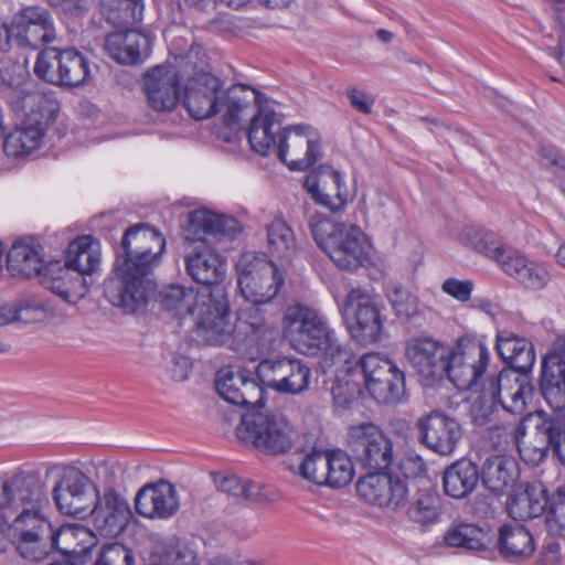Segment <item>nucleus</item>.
Here are the masks:
<instances>
[{
    "label": "nucleus",
    "instance_id": "obj_27",
    "mask_svg": "<svg viewBox=\"0 0 565 565\" xmlns=\"http://www.w3.org/2000/svg\"><path fill=\"white\" fill-rule=\"evenodd\" d=\"M284 129L280 114L269 107H259L247 129L250 148L260 156L274 153Z\"/></svg>",
    "mask_w": 565,
    "mask_h": 565
},
{
    "label": "nucleus",
    "instance_id": "obj_15",
    "mask_svg": "<svg viewBox=\"0 0 565 565\" xmlns=\"http://www.w3.org/2000/svg\"><path fill=\"white\" fill-rule=\"evenodd\" d=\"M550 448L565 465V418L536 412L535 431L525 443H520L519 454L527 465L537 466Z\"/></svg>",
    "mask_w": 565,
    "mask_h": 565
},
{
    "label": "nucleus",
    "instance_id": "obj_2",
    "mask_svg": "<svg viewBox=\"0 0 565 565\" xmlns=\"http://www.w3.org/2000/svg\"><path fill=\"white\" fill-rule=\"evenodd\" d=\"M215 386L226 402L248 408L237 427L239 439L266 455H284L292 448L297 433L282 415L265 409L264 388L255 380L224 367L216 374Z\"/></svg>",
    "mask_w": 565,
    "mask_h": 565
},
{
    "label": "nucleus",
    "instance_id": "obj_42",
    "mask_svg": "<svg viewBox=\"0 0 565 565\" xmlns=\"http://www.w3.org/2000/svg\"><path fill=\"white\" fill-rule=\"evenodd\" d=\"M444 543L465 552H486L490 548L488 533L472 523L451 525L444 534Z\"/></svg>",
    "mask_w": 565,
    "mask_h": 565
},
{
    "label": "nucleus",
    "instance_id": "obj_37",
    "mask_svg": "<svg viewBox=\"0 0 565 565\" xmlns=\"http://www.w3.org/2000/svg\"><path fill=\"white\" fill-rule=\"evenodd\" d=\"M502 270L531 290L543 289L551 280L546 264L531 260L516 250L509 262H503Z\"/></svg>",
    "mask_w": 565,
    "mask_h": 565
},
{
    "label": "nucleus",
    "instance_id": "obj_58",
    "mask_svg": "<svg viewBox=\"0 0 565 565\" xmlns=\"http://www.w3.org/2000/svg\"><path fill=\"white\" fill-rule=\"evenodd\" d=\"M359 392V387L354 383L349 382H337L331 388L334 405L343 409L350 407V405L355 401Z\"/></svg>",
    "mask_w": 565,
    "mask_h": 565
},
{
    "label": "nucleus",
    "instance_id": "obj_4",
    "mask_svg": "<svg viewBox=\"0 0 565 565\" xmlns=\"http://www.w3.org/2000/svg\"><path fill=\"white\" fill-rule=\"evenodd\" d=\"M188 231L200 243L185 256V269L195 282L203 286L200 291L209 294V290L216 286H223L226 263L220 254L206 244L205 236H234L242 231V227L235 217L209 210H196L189 215Z\"/></svg>",
    "mask_w": 565,
    "mask_h": 565
},
{
    "label": "nucleus",
    "instance_id": "obj_61",
    "mask_svg": "<svg viewBox=\"0 0 565 565\" xmlns=\"http://www.w3.org/2000/svg\"><path fill=\"white\" fill-rule=\"evenodd\" d=\"M47 2L62 12L82 15L88 11L92 0H47Z\"/></svg>",
    "mask_w": 565,
    "mask_h": 565
},
{
    "label": "nucleus",
    "instance_id": "obj_8",
    "mask_svg": "<svg viewBox=\"0 0 565 565\" xmlns=\"http://www.w3.org/2000/svg\"><path fill=\"white\" fill-rule=\"evenodd\" d=\"M245 326V321H232L224 286H216L209 290V294H202L195 321V331L202 341L211 345H223L231 339L235 341L239 335L238 330Z\"/></svg>",
    "mask_w": 565,
    "mask_h": 565
},
{
    "label": "nucleus",
    "instance_id": "obj_6",
    "mask_svg": "<svg viewBox=\"0 0 565 565\" xmlns=\"http://www.w3.org/2000/svg\"><path fill=\"white\" fill-rule=\"evenodd\" d=\"M282 333L291 348L301 354H324L332 363L341 361L345 354L327 318L311 307L300 303L289 306L282 318Z\"/></svg>",
    "mask_w": 565,
    "mask_h": 565
},
{
    "label": "nucleus",
    "instance_id": "obj_33",
    "mask_svg": "<svg viewBox=\"0 0 565 565\" xmlns=\"http://www.w3.org/2000/svg\"><path fill=\"white\" fill-rule=\"evenodd\" d=\"M546 489L542 483H526L515 491L507 502L509 515L514 520L525 521L542 515L547 508Z\"/></svg>",
    "mask_w": 565,
    "mask_h": 565
},
{
    "label": "nucleus",
    "instance_id": "obj_51",
    "mask_svg": "<svg viewBox=\"0 0 565 565\" xmlns=\"http://www.w3.org/2000/svg\"><path fill=\"white\" fill-rule=\"evenodd\" d=\"M221 491L237 499L257 502L263 497V486L250 480H243L237 476L224 477L218 484Z\"/></svg>",
    "mask_w": 565,
    "mask_h": 565
},
{
    "label": "nucleus",
    "instance_id": "obj_46",
    "mask_svg": "<svg viewBox=\"0 0 565 565\" xmlns=\"http://www.w3.org/2000/svg\"><path fill=\"white\" fill-rule=\"evenodd\" d=\"M411 490H417L416 499L407 509L411 520L418 523H431L437 520L440 511V498L431 488L419 489L415 481L409 482Z\"/></svg>",
    "mask_w": 565,
    "mask_h": 565
},
{
    "label": "nucleus",
    "instance_id": "obj_35",
    "mask_svg": "<svg viewBox=\"0 0 565 565\" xmlns=\"http://www.w3.org/2000/svg\"><path fill=\"white\" fill-rule=\"evenodd\" d=\"M17 106L24 113L29 122L44 130L55 121L60 111V103L55 96L39 90H21Z\"/></svg>",
    "mask_w": 565,
    "mask_h": 565
},
{
    "label": "nucleus",
    "instance_id": "obj_21",
    "mask_svg": "<svg viewBox=\"0 0 565 565\" xmlns=\"http://www.w3.org/2000/svg\"><path fill=\"white\" fill-rule=\"evenodd\" d=\"M88 510L93 523L99 535L115 537L127 526L131 518V510L127 500L116 490L108 489L103 495L97 493L95 502Z\"/></svg>",
    "mask_w": 565,
    "mask_h": 565
},
{
    "label": "nucleus",
    "instance_id": "obj_1",
    "mask_svg": "<svg viewBox=\"0 0 565 565\" xmlns=\"http://www.w3.org/2000/svg\"><path fill=\"white\" fill-rule=\"evenodd\" d=\"M166 239L156 228L145 223L129 226L116 248L114 275L104 282L108 302L124 313L142 310L156 284L153 269L160 264Z\"/></svg>",
    "mask_w": 565,
    "mask_h": 565
},
{
    "label": "nucleus",
    "instance_id": "obj_25",
    "mask_svg": "<svg viewBox=\"0 0 565 565\" xmlns=\"http://www.w3.org/2000/svg\"><path fill=\"white\" fill-rule=\"evenodd\" d=\"M149 106L158 111L172 110L180 97V79L172 66H156L145 76Z\"/></svg>",
    "mask_w": 565,
    "mask_h": 565
},
{
    "label": "nucleus",
    "instance_id": "obj_60",
    "mask_svg": "<svg viewBox=\"0 0 565 565\" xmlns=\"http://www.w3.org/2000/svg\"><path fill=\"white\" fill-rule=\"evenodd\" d=\"M320 457H327V450L326 451H317L313 450L312 452L308 454L305 459L302 460L299 472L300 475L317 484H326L324 480H316L313 479V476L319 473L320 465L318 463V459Z\"/></svg>",
    "mask_w": 565,
    "mask_h": 565
},
{
    "label": "nucleus",
    "instance_id": "obj_9",
    "mask_svg": "<svg viewBox=\"0 0 565 565\" xmlns=\"http://www.w3.org/2000/svg\"><path fill=\"white\" fill-rule=\"evenodd\" d=\"M384 303L377 295L353 288L345 297L342 315L350 335L360 344L381 341L384 330Z\"/></svg>",
    "mask_w": 565,
    "mask_h": 565
},
{
    "label": "nucleus",
    "instance_id": "obj_30",
    "mask_svg": "<svg viewBox=\"0 0 565 565\" xmlns=\"http://www.w3.org/2000/svg\"><path fill=\"white\" fill-rule=\"evenodd\" d=\"M39 480L38 472L25 470H19L10 477H0V522H10L19 504Z\"/></svg>",
    "mask_w": 565,
    "mask_h": 565
},
{
    "label": "nucleus",
    "instance_id": "obj_45",
    "mask_svg": "<svg viewBox=\"0 0 565 565\" xmlns=\"http://www.w3.org/2000/svg\"><path fill=\"white\" fill-rule=\"evenodd\" d=\"M267 247L273 256L289 258L296 250L297 241L292 228L287 222L276 216L266 225Z\"/></svg>",
    "mask_w": 565,
    "mask_h": 565
},
{
    "label": "nucleus",
    "instance_id": "obj_55",
    "mask_svg": "<svg viewBox=\"0 0 565 565\" xmlns=\"http://www.w3.org/2000/svg\"><path fill=\"white\" fill-rule=\"evenodd\" d=\"M398 469L406 482L408 479H420L426 475L427 467L424 459L415 451H407L401 458Z\"/></svg>",
    "mask_w": 565,
    "mask_h": 565
},
{
    "label": "nucleus",
    "instance_id": "obj_11",
    "mask_svg": "<svg viewBox=\"0 0 565 565\" xmlns=\"http://www.w3.org/2000/svg\"><path fill=\"white\" fill-rule=\"evenodd\" d=\"M237 285L243 297L255 305L267 303L284 284L277 266L265 255L246 252L237 264Z\"/></svg>",
    "mask_w": 565,
    "mask_h": 565
},
{
    "label": "nucleus",
    "instance_id": "obj_47",
    "mask_svg": "<svg viewBox=\"0 0 565 565\" xmlns=\"http://www.w3.org/2000/svg\"><path fill=\"white\" fill-rule=\"evenodd\" d=\"M471 243L477 252L494 259L502 269L503 262H509L511 255L515 252L508 247L498 234L484 228L473 231Z\"/></svg>",
    "mask_w": 565,
    "mask_h": 565
},
{
    "label": "nucleus",
    "instance_id": "obj_54",
    "mask_svg": "<svg viewBox=\"0 0 565 565\" xmlns=\"http://www.w3.org/2000/svg\"><path fill=\"white\" fill-rule=\"evenodd\" d=\"M539 162L544 169L557 177H565V153L553 145H542L539 150Z\"/></svg>",
    "mask_w": 565,
    "mask_h": 565
},
{
    "label": "nucleus",
    "instance_id": "obj_44",
    "mask_svg": "<svg viewBox=\"0 0 565 565\" xmlns=\"http://www.w3.org/2000/svg\"><path fill=\"white\" fill-rule=\"evenodd\" d=\"M60 63V86L77 87L86 83L89 76V65L82 52L73 47L64 49Z\"/></svg>",
    "mask_w": 565,
    "mask_h": 565
},
{
    "label": "nucleus",
    "instance_id": "obj_17",
    "mask_svg": "<svg viewBox=\"0 0 565 565\" xmlns=\"http://www.w3.org/2000/svg\"><path fill=\"white\" fill-rule=\"evenodd\" d=\"M256 375L263 386L278 393L297 395L309 388L311 370L300 359L281 358L263 360Z\"/></svg>",
    "mask_w": 565,
    "mask_h": 565
},
{
    "label": "nucleus",
    "instance_id": "obj_63",
    "mask_svg": "<svg viewBox=\"0 0 565 565\" xmlns=\"http://www.w3.org/2000/svg\"><path fill=\"white\" fill-rule=\"evenodd\" d=\"M535 416H536V413L535 414H529V415L524 416L522 418V420L515 426V428L513 430V436H514V440H515V444H516L518 448L520 447V443H525L527 440L525 438L526 437V426H525V423L527 420L535 419Z\"/></svg>",
    "mask_w": 565,
    "mask_h": 565
},
{
    "label": "nucleus",
    "instance_id": "obj_43",
    "mask_svg": "<svg viewBox=\"0 0 565 565\" xmlns=\"http://www.w3.org/2000/svg\"><path fill=\"white\" fill-rule=\"evenodd\" d=\"M44 131V129L24 118L22 125L6 137L3 150L10 157L28 154L41 146Z\"/></svg>",
    "mask_w": 565,
    "mask_h": 565
},
{
    "label": "nucleus",
    "instance_id": "obj_50",
    "mask_svg": "<svg viewBox=\"0 0 565 565\" xmlns=\"http://www.w3.org/2000/svg\"><path fill=\"white\" fill-rule=\"evenodd\" d=\"M386 297L398 318L409 320L418 315V299L399 284H390Z\"/></svg>",
    "mask_w": 565,
    "mask_h": 565
},
{
    "label": "nucleus",
    "instance_id": "obj_34",
    "mask_svg": "<svg viewBox=\"0 0 565 565\" xmlns=\"http://www.w3.org/2000/svg\"><path fill=\"white\" fill-rule=\"evenodd\" d=\"M480 480V470L476 462L461 458L449 465L443 473L445 493L454 499H463L475 491Z\"/></svg>",
    "mask_w": 565,
    "mask_h": 565
},
{
    "label": "nucleus",
    "instance_id": "obj_24",
    "mask_svg": "<svg viewBox=\"0 0 565 565\" xmlns=\"http://www.w3.org/2000/svg\"><path fill=\"white\" fill-rule=\"evenodd\" d=\"M179 505L174 486L166 480L145 484L135 499L137 513L148 519L171 518L177 513Z\"/></svg>",
    "mask_w": 565,
    "mask_h": 565
},
{
    "label": "nucleus",
    "instance_id": "obj_26",
    "mask_svg": "<svg viewBox=\"0 0 565 565\" xmlns=\"http://www.w3.org/2000/svg\"><path fill=\"white\" fill-rule=\"evenodd\" d=\"M319 204L332 212L340 211L348 203V191L340 172L330 166H320L317 173L308 175L303 183Z\"/></svg>",
    "mask_w": 565,
    "mask_h": 565
},
{
    "label": "nucleus",
    "instance_id": "obj_18",
    "mask_svg": "<svg viewBox=\"0 0 565 565\" xmlns=\"http://www.w3.org/2000/svg\"><path fill=\"white\" fill-rule=\"evenodd\" d=\"M53 488V499L60 512L84 518L97 497V489L79 469L65 467Z\"/></svg>",
    "mask_w": 565,
    "mask_h": 565
},
{
    "label": "nucleus",
    "instance_id": "obj_12",
    "mask_svg": "<svg viewBox=\"0 0 565 565\" xmlns=\"http://www.w3.org/2000/svg\"><path fill=\"white\" fill-rule=\"evenodd\" d=\"M347 447L353 460L373 471L387 469L395 458L393 440L370 422L350 427Z\"/></svg>",
    "mask_w": 565,
    "mask_h": 565
},
{
    "label": "nucleus",
    "instance_id": "obj_13",
    "mask_svg": "<svg viewBox=\"0 0 565 565\" xmlns=\"http://www.w3.org/2000/svg\"><path fill=\"white\" fill-rule=\"evenodd\" d=\"M481 402H490L483 416L491 414L497 405L510 414L521 415L532 399L534 386L526 375L518 372L502 370L497 376L488 377L481 385Z\"/></svg>",
    "mask_w": 565,
    "mask_h": 565
},
{
    "label": "nucleus",
    "instance_id": "obj_10",
    "mask_svg": "<svg viewBox=\"0 0 565 565\" xmlns=\"http://www.w3.org/2000/svg\"><path fill=\"white\" fill-rule=\"evenodd\" d=\"M487 345L475 337H461L454 347H449L445 376L462 391H478L488 363Z\"/></svg>",
    "mask_w": 565,
    "mask_h": 565
},
{
    "label": "nucleus",
    "instance_id": "obj_62",
    "mask_svg": "<svg viewBox=\"0 0 565 565\" xmlns=\"http://www.w3.org/2000/svg\"><path fill=\"white\" fill-rule=\"evenodd\" d=\"M347 96L354 109L363 114H370L372 111L374 99L364 92L352 87L347 90Z\"/></svg>",
    "mask_w": 565,
    "mask_h": 565
},
{
    "label": "nucleus",
    "instance_id": "obj_48",
    "mask_svg": "<svg viewBox=\"0 0 565 565\" xmlns=\"http://www.w3.org/2000/svg\"><path fill=\"white\" fill-rule=\"evenodd\" d=\"M62 51L57 47H46L39 52L33 71L40 79L60 86Z\"/></svg>",
    "mask_w": 565,
    "mask_h": 565
},
{
    "label": "nucleus",
    "instance_id": "obj_31",
    "mask_svg": "<svg viewBox=\"0 0 565 565\" xmlns=\"http://www.w3.org/2000/svg\"><path fill=\"white\" fill-rule=\"evenodd\" d=\"M42 285L68 303H74L87 292L85 277L74 274L68 267L58 263L47 265L43 273Z\"/></svg>",
    "mask_w": 565,
    "mask_h": 565
},
{
    "label": "nucleus",
    "instance_id": "obj_29",
    "mask_svg": "<svg viewBox=\"0 0 565 565\" xmlns=\"http://www.w3.org/2000/svg\"><path fill=\"white\" fill-rule=\"evenodd\" d=\"M495 340L498 354L511 366V371L527 375L535 362L533 344L508 330L499 331Z\"/></svg>",
    "mask_w": 565,
    "mask_h": 565
},
{
    "label": "nucleus",
    "instance_id": "obj_39",
    "mask_svg": "<svg viewBox=\"0 0 565 565\" xmlns=\"http://www.w3.org/2000/svg\"><path fill=\"white\" fill-rule=\"evenodd\" d=\"M7 267L13 276L26 278L42 276L47 266L40 247L25 242H17L7 255Z\"/></svg>",
    "mask_w": 565,
    "mask_h": 565
},
{
    "label": "nucleus",
    "instance_id": "obj_32",
    "mask_svg": "<svg viewBox=\"0 0 565 565\" xmlns=\"http://www.w3.org/2000/svg\"><path fill=\"white\" fill-rule=\"evenodd\" d=\"M497 548L502 558L519 562L532 557L535 552V542L524 525L503 524L498 530Z\"/></svg>",
    "mask_w": 565,
    "mask_h": 565
},
{
    "label": "nucleus",
    "instance_id": "obj_5",
    "mask_svg": "<svg viewBox=\"0 0 565 565\" xmlns=\"http://www.w3.org/2000/svg\"><path fill=\"white\" fill-rule=\"evenodd\" d=\"M46 502L44 486L39 480L8 523L15 551L24 559L38 562L53 551L67 553L58 546L62 530L54 529L43 513Z\"/></svg>",
    "mask_w": 565,
    "mask_h": 565
},
{
    "label": "nucleus",
    "instance_id": "obj_56",
    "mask_svg": "<svg viewBox=\"0 0 565 565\" xmlns=\"http://www.w3.org/2000/svg\"><path fill=\"white\" fill-rule=\"evenodd\" d=\"M547 505V522L556 524L559 532L565 531V487L555 491Z\"/></svg>",
    "mask_w": 565,
    "mask_h": 565
},
{
    "label": "nucleus",
    "instance_id": "obj_28",
    "mask_svg": "<svg viewBox=\"0 0 565 565\" xmlns=\"http://www.w3.org/2000/svg\"><path fill=\"white\" fill-rule=\"evenodd\" d=\"M149 39L136 30L116 31L105 38L106 53L119 64L142 63L149 55Z\"/></svg>",
    "mask_w": 565,
    "mask_h": 565
},
{
    "label": "nucleus",
    "instance_id": "obj_38",
    "mask_svg": "<svg viewBox=\"0 0 565 565\" xmlns=\"http://www.w3.org/2000/svg\"><path fill=\"white\" fill-rule=\"evenodd\" d=\"M161 308L171 317L181 319L198 311L202 301V292L193 287L170 285L158 295Z\"/></svg>",
    "mask_w": 565,
    "mask_h": 565
},
{
    "label": "nucleus",
    "instance_id": "obj_52",
    "mask_svg": "<svg viewBox=\"0 0 565 565\" xmlns=\"http://www.w3.org/2000/svg\"><path fill=\"white\" fill-rule=\"evenodd\" d=\"M103 6L125 24L138 23L143 18V0H103Z\"/></svg>",
    "mask_w": 565,
    "mask_h": 565
},
{
    "label": "nucleus",
    "instance_id": "obj_57",
    "mask_svg": "<svg viewBox=\"0 0 565 565\" xmlns=\"http://www.w3.org/2000/svg\"><path fill=\"white\" fill-rule=\"evenodd\" d=\"M36 309L30 306H3L0 309V326L12 322H31L36 319Z\"/></svg>",
    "mask_w": 565,
    "mask_h": 565
},
{
    "label": "nucleus",
    "instance_id": "obj_49",
    "mask_svg": "<svg viewBox=\"0 0 565 565\" xmlns=\"http://www.w3.org/2000/svg\"><path fill=\"white\" fill-rule=\"evenodd\" d=\"M8 38L18 41L21 46H30L38 49L42 44L51 43L56 38L54 23L47 25V29L42 25L24 26L23 30L17 31L13 28L7 29Z\"/></svg>",
    "mask_w": 565,
    "mask_h": 565
},
{
    "label": "nucleus",
    "instance_id": "obj_19",
    "mask_svg": "<svg viewBox=\"0 0 565 565\" xmlns=\"http://www.w3.org/2000/svg\"><path fill=\"white\" fill-rule=\"evenodd\" d=\"M418 441L430 451L451 456L462 438L459 422L440 409H433L415 423Z\"/></svg>",
    "mask_w": 565,
    "mask_h": 565
},
{
    "label": "nucleus",
    "instance_id": "obj_20",
    "mask_svg": "<svg viewBox=\"0 0 565 565\" xmlns=\"http://www.w3.org/2000/svg\"><path fill=\"white\" fill-rule=\"evenodd\" d=\"M356 491L373 505L397 510L407 502L411 484L398 477L374 471L358 480Z\"/></svg>",
    "mask_w": 565,
    "mask_h": 565
},
{
    "label": "nucleus",
    "instance_id": "obj_36",
    "mask_svg": "<svg viewBox=\"0 0 565 565\" xmlns=\"http://www.w3.org/2000/svg\"><path fill=\"white\" fill-rule=\"evenodd\" d=\"M518 475V462L513 458L495 455L483 462L480 479L490 492L500 495L514 484Z\"/></svg>",
    "mask_w": 565,
    "mask_h": 565
},
{
    "label": "nucleus",
    "instance_id": "obj_23",
    "mask_svg": "<svg viewBox=\"0 0 565 565\" xmlns=\"http://www.w3.org/2000/svg\"><path fill=\"white\" fill-rule=\"evenodd\" d=\"M449 345L430 338L414 339L407 343L405 355L412 367L425 380L445 377Z\"/></svg>",
    "mask_w": 565,
    "mask_h": 565
},
{
    "label": "nucleus",
    "instance_id": "obj_16",
    "mask_svg": "<svg viewBox=\"0 0 565 565\" xmlns=\"http://www.w3.org/2000/svg\"><path fill=\"white\" fill-rule=\"evenodd\" d=\"M289 170L305 171L322 157L321 140L310 126L286 127L274 150Z\"/></svg>",
    "mask_w": 565,
    "mask_h": 565
},
{
    "label": "nucleus",
    "instance_id": "obj_53",
    "mask_svg": "<svg viewBox=\"0 0 565 565\" xmlns=\"http://www.w3.org/2000/svg\"><path fill=\"white\" fill-rule=\"evenodd\" d=\"M53 23L52 15L45 8L40 6H29L22 8L14 14L9 28L20 31L23 30L24 26L42 25V28L44 26V29H47V25L50 26V24Z\"/></svg>",
    "mask_w": 565,
    "mask_h": 565
},
{
    "label": "nucleus",
    "instance_id": "obj_59",
    "mask_svg": "<svg viewBox=\"0 0 565 565\" xmlns=\"http://www.w3.org/2000/svg\"><path fill=\"white\" fill-rule=\"evenodd\" d=\"M441 289L447 295L454 297L459 301H468L473 284L470 280H458L456 278H448L443 282Z\"/></svg>",
    "mask_w": 565,
    "mask_h": 565
},
{
    "label": "nucleus",
    "instance_id": "obj_64",
    "mask_svg": "<svg viewBox=\"0 0 565 565\" xmlns=\"http://www.w3.org/2000/svg\"><path fill=\"white\" fill-rule=\"evenodd\" d=\"M419 120L430 124L433 126L430 128V131L436 135H439L441 130L449 129V127L446 124L439 121L437 118L420 117Z\"/></svg>",
    "mask_w": 565,
    "mask_h": 565
},
{
    "label": "nucleus",
    "instance_id": "obj_3",
    "mask_svg": "<svg viewBox=\"0 0 565 565\" xmlns=\"http://www.w3.org/2000/svg\"><path fill=\"white\" fill-rule=\"evenodd\" d=\"M194 74L184 87L183 104L195 120H204L222 113L223 124L231 128L248 115L257 99V92L247 85L236 84L222 89V81L194 64Z\"/></svg>",
    "mask_w": 565,
    "mask_h": 565
},
{
    "label": "nucleus",
    "instance_id": "obj_14",
    "mask_svg": "<svg viewBox=\"0 0 565 565\" xmlns=\"http://www.w3.org/2000/svg\"><path fill=\"white\" fill-rule=\"evenodd\" d=\"M366 390L381 404H395L405 393L404 373L385 355L363 354L359 360Z\"/></svg>",
    "mask_w": 565,
    "mask_h": 565
},
{
    "label": "nucleus",
    "instance_id": "obj_40",
    "mask_svg": "<svg viewBox=\"0 0 565 565\" xmlns=\"http://www.w3.org/2000/svg\"><path fill=\"white\" fill-rule=\"evenodd\" d=\"M319 473L313 476L316 480H324L326 486L342 488L351 482L354 475L352 457L342 450H327V457L318 459Z\"/></svg>",
    "mask_w": 565,
    "mask_h": 565
},
{
    "label": "nucleus",
    "instance_id": "obj_22",
    "mask_svg": "<svg viewBox=\"0 0 565 565\" xmlns=\"http://www.w3.org/2000/svg\"><path fill=\"white\" fill-rule=\"evenodd\" d=\"M541 392L555 412L565 409V335L557 337L542 363Z\"/></svg>",
    "mask_w": 565,
    "mask_h": 565
},
{
    "label": "nucleus",
    "instance_id": "obj_7",
    "mask_svg": "<svg viewBox=\"0 0 565 565\" xmlns=\"http://www.w3.org/2000/svg\"><path fill=\"white\" fill-rule=\"evenodd\" d=\"M309 227L317 245L337 267L354 270L367 259V242L356 225L335 223L321 214L309 220Z\"/></svg>",
    "mask_w": 565,
    "mask_h": 565
},
{
    "label": "nucleus",
    "instance_id": "obj_41",
    "mask_svg": "<svg viewBox=\"0 0 565 565\" xmlns=\"http://www.w3.org/2000/svg\"><path fill=\"white\" fill-rule=\"evenodd\" d=\"M64 265L82 277L94 274L100 265L98 245L89 236L74 239L67 247Z\"/></svg>",
    "mask_w": 565,
    "mask_h": 565
}]
</instances>
